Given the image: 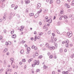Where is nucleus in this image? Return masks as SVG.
<instances>
[{"label": "nucleus", "instance_id": "f257e3e1", "mask_svg": "<svg viewBox=\"0 0 74 74\" xmlns=\"http://www.w3.org/2000/svg\"><path fill=\"white\" fill-rule=\"evenodd\" d=\"M67 36L69 38H70L73 36V34H72L71 32H68L67 33Z\"/></svg>", "mask_w": 74, "mask_h": 74}, {"label": "nucleus", "instance_id": "f03ea898", "mask_svg": "<svg viewBox=\"0 0 74 74\" xmlns=\"http://www.w3.org/2000/svg\"><path fill=\"white\" fill-rule=\"evenodd\" d=\"M15 15V13L13 12H11L10 14V18H12L13 16H14Z\"/></svg>", "mask_w": 74, "mask_h": 74}, {"label": "nucleus", "instance_id": "7ed1b4c3", "mask_svg": "<svg viewBox=\"0 0 74 74\" xmlns=\"http://www.w3.org/2000/svg\"><path fill=\"white\" fill-rule=\"evenodd\" d=\"M34 63L35 64V65H39L40 62L39 61L35 60L34 61Z\"/></svg>", "mask_w": 74, "mask_h": 74}, {"label": "nucleus", "instance_id": "20e7f679", "mask_svg": "<svg viewBox=\"0 0 74 74\" xmlns=\"http://www.w3.org/2000/svg\"><path fill=\"white\" fill-rule=\"evenodd\" d=\"M31 48L32 49H34V50L36 51L37 50V47L36 46H35L34 45H33L32 46Z\"/></svg>", "mask_w": 74, "mask_h": 74}, {"label": "nucleus", "instance_id": "39448f33", "mask_svg": "<svg viewBox=\"0 0 74 74\" xmlns=\"http://www.w3.org/2000/svg\"><path fill=\"white\" fill-rule=\"evenodd\" d=\"M66 44L69 43V40H67L66 41H63L62 42V44H66Z\"/></svg>", "mask_w": 74, "mask_h": 74}, {"label": "nucleus", "instance_id": "423d86ee", "mask_svg": "<svg viewBox=\"0 0 74 74\" xmlns=\"http://www.w3.org/2000/svg\"><path fill=\"white\" fill-rule=\"evenodd\" d=\"M4 16L3 17V21H5V19H6V15H7V13H5L4 14Z\"/></svg>", "mask_w": 74, "mask_h": 74}, {"label": "nucleus", "instance_id": "0eeeda50", "mask_svg": "<svg viewBox=\"0 0 74 74\" xmlns=\"http://www.w3.org/2000/svg\"><path fill=\"white\" fill-rule=\"evenodd\" d=\"M25 3L26 4H29L30 3V0H25Z\"/></svg>", "mask_w": 74, "mask_h": 74}, {"label": "nucleus", "instance_id": "6e6552de", "mask_svg": "<svg viewBox=\"0 0 74 74\" xmlns=\"http://www.w3.org/2000/svg\"><path fill=\"white\" fill-rule=\"evenodd\" d=\"M39 16V14L38 13H36L35 15H34V18H37Z\"/></svg>", "mask_w": 74, "mask_h": 74}, {"label": "nucleus", "instance_id": "1a4fd4ad", "mask_svg": "<svg viewBox=\"0 0 74 74\" xmlns=\"http://www.w3.org/2000/svg\"><path fill=\"white\" fill-rule=\"evenodd\" d=\"M45 45L48 48H49V44L48 43H46L45 44Z\"/></svg>", "mask_w": 74, "mask_h": 74}, {"label": "nucleus", "instance_id": "9d476101", "mask_svg": "<svg viewBox=\"0 0 74 74\" xmlns=\"http://www.w3.org/2000/svg\"><path fill=\"white\" fill-rule=\"evenodd\" d=\"M41 7V4L40 3H38L37 4V8L39 9V8Z\"/></svg>", "mask_w": 74, "mask_h": 74}, {"label": "nucleus", "instance_id": "9b49d317", "mask_svg": "<svg viewBox=\"0 0 74 74\" xmlns=\"http://www.w3.org/2000/svg\"><path fill=\"white\" fill-rule=\"evenodd\" d=\"M46 22H48L49 23H51L52 22V20L51 19H50L49 20H47L46 21Z\"/></svg>", "mask_w": 74, "mask_h": 74}, {"label": "nucleus", "instance_id": "f8f14e48", "mask_svg": "<svg viewBox=\"0 0 74 74\" xmlns=\"http://www.w3.org/2000/svg\"><path fill=\"white\" fill-rule=\"evenodd\" d=\"M12 37L13 38H15L16 37V35L15 34H13Z\"/></svg>", "mask_w": 74, "mask_h": 74}, {"label": "nucleus", "instance_id": "ddd939ff", "mask_svg": "<svg viewBox=\"0 0 74 74\" xmlns=\"http://www.w3.org/2000/svg\"><path fill=\"white\" fill-rule=\"evenodd\" d=\"M38 34L39 36H41V35L43 34V33L42 32H38Z\"/></svg>", "mask_w": 74, "mask_h": 74}, {"label": "nucleus", "instance_id": "4468645a", "mask_svg": "<svg viewBox=\"0 0 74 74\" xmlns=\"http://www.w3.org/2000/svg\"><path fill=\"white\" fill-rule=\"evenodd\" d=\"M30 16H33L34 15V13H29Z\"/></svg>", "mask_w": 74, "mask_h": 74}, {"label": "nucleus", "instance_id": "2eb2a0df", "mask_svg": "<svg viewBox=\"0 0 74 74\" xmlns=\"http://www.w3.org/2000/svg\"><path fill=\"white\" fill-rule=\"evenodd\" d=\"M62 73L63 74H68V71H64L62 72Z\"/></svg>", "mask_w": 74, "mask_h": 74}, {"label": "nucleus", "instance_id": "dca6fc26", "mask_svg": "<svg viewBox=\"0 0 74 74\" xmlns=\"http://www.w3.org/2000/svg\"><path fill=\"white\" fill-rule=\"evenodd\" d=\"M4 7H5V6L4 4H2L1 5V6H0V7L1 8H4Z\"/></svg>", "mask_w": 74, "mask_h": 74}, {"label": "nucleus", "instance_id": "f3484780", "mask_svg": "<svg viewBox=\"0 0 74 74\" xmlns=\"http://www.w3.org/2000/svg\"><path fill=\"white\" fill-rule=\"evenodd\" d=\"M25 12L27 14L29 12V9L28 8L26 9L25 10Z\"/></svg>", "mask_w": 74, "mask_h": 74}, {"label": "nucleus", "instance_id": "a211bd4d", "mask_svg": "<svg viewBox=\"0 0 74 74\" xmlns=\"http://www.w3.org/2000/svg\"><path fill=\"white\" fill-rule=\"evenodd\" d=\"M56 2L57 4H60V1L59 0H57Z\"/></svg>", "mask_w": 74, "mask_h": 74}, {"label": "nucleus", "instance_id": "6ab92c4d", "mask_svg": "<svg viewBox=\"0 0 74 74\" xmlns=\"http://www.w3.org/2000/svg\"><path fill=\"white\" fill-rule=\"evenodd\" d=\"M41 11H42V9H40V11L37 12V14H40L41 12Z\"/></svg>", "mask_w": 74, "mask_h": 74}, {"label": "nucleus", "instance_id": "aec40b11", "mask_svg": "<svg viewBox=\"0 0 74 74\" xmlns=\"http://www.w3.org/2000/svg\"><path fill=\"white\" fill-rule=\"evenodd\" d=\"M74 5V1H72V4H71V6H73Z\"/></svg>", "mask_w": 74, "mask_h": 74}, {"label": "nucleus", "instance_id": "412c9836", "mask_svg": "<svg viewBox=\"0 0 74 74\" xmlns=\"http://www.w3.org/2000/svg\"><path fill=\"white\" fill-rule=\"evenodd\" d=\"M8 49L7 48H5L4 50H3V52H7V51Z\"/></svg>", "mask_w": 74, "mask_h": 74}, {"label": "nucleus", "instance_id": "4be33fe9", "mask_svg": "<svg viewBox=\"0 0 74 74\" xmlns=\"http://www.w3.org/2000/svg\"><path fill=\"white\" fill-rule=\"evenodd\" d=\"M47 67L45 65H44L43 66V68L44 69H47Z\"/></svg>", "mask_w": 74, "mask_h": 74}, {"label": "nucleus", "instance_id": "5701e85b", "mask_svg": "<svg viewBox=\"0 0 74 74\" xmlns=\"http://www.w3.org/2000/svg\"><path fill=\"white\" fill-rule=\"evenodd\" d=\"M24 52V51L22 49L21 51H20V53H21V54H22Z\"/></svg>", "mask_w": 74, "mask_h": 74}, {"label": "nucleus", "instance_id": "b1692460", "mask_svg": "<svg viewBox=\"0 0 74 74\" xmlns=\"http://www.w3.org/2000/svg\"><path fill=\"white\" fill-rule=\"evenodd\" d=\"M30 51V48L28 47L27 48V51Z\"/></svg>", "mask_w": 74, "mask_h": 74}, {"label": "nucleus", "instance_id": "393cba45", "mask_svg": "<svg viewBox=\"0 0 74 74\" xmlns=\"http://www.w3.org/2000/svg\"><path fill=\"white\" fill-rule=\"evenodd\" d=\"M43 29H46V31H47V30H48V28H46V27H45V25L43 27Z\"/></svg>", "mask_w": 74, "mask_h": 74}, {"label": "nucleus", "instance_id": "a878e982", "mask_svg": "<svg viewBox=\"0 0 74 74\" xmlns=\"http://www.w3.org/2000/svg\"><path fill=\"white\" fill-rule=\"evenodd\" d=\"M15 6V5L14 4H13L11 5V7H12V8L14 7Z\"/></svg>", "mask_w": 74, "mask_h": 74}, {"label": "nucleus", "instance_id": "bb28decb", "mask_svg": "<svg viewBox=\"0 0 74 74\" xmlns=\"http://www.w3.org/2000/svg\"><path fill=\"white\" fill-rule=\"evenodd\" d=\"M55 47L56 48H57L58 47V44H57V43H55Z\"/></svg>", "mask_w": 74, "mask_h": 74}, {"label": "nucleus", "instance_id": "cd10ccee", "mask_svg": "<svg viewBox=\"0 0 74 74\" xmlns=\"http://www.w3.org/2000/svg\"><path fill=\"white\" fill-rule=\"evenodd\" d=\"M18 5L16 6L15 7V8H14V10H16V9H17V8H18Z\"/></svg>", "mask_w": 74, "mask_h": 74}, {"label": "nucleus", "instance_id": "c85d7f7f", "mask_svg": "<svg viewBox=\"0 0 74 74\" xmlns=\"http://www.w3.org/2000/svg\"><path fill=\"white\" fill-rule=\"evenodd\" d=\"M3 69H2L1 70H0V73H1L3 72Z\"/></svg>", "mask_w": 74, "mask_h": 74}, {"label": "nucleus", "instance_id": "c756f323", "mask_svg": "<svg viewBox=\"0 0 74 74\" xmlns=\"http://www.w3.org/2000/svg\"><path fill=\"white\" fill-rule=\"evenodd\" d=\"M74 53H73V54H72L71 56V58H74Z\"/></svg>", "mask_w": 74, "mask_h": 74}, {"label": "nucleus", "instance_id": "7c9ffc66", "mask_svg": "<svg viewBox=\"0 0 74 74\" xmlns=\"http://www.w3.org/2000/svg\"><path fill=\"white\" fill-rule=\"evenodd\" d=\"M63 11L61 10L60 11V13L61 14H62L63 13Z\"/></svg>", "mask_w": 74, "mask_h": 74}, {"label": "nucleus", "instance_id": "2f4dec72", "mask_svg": "<svg viewBox=\"0 0 74 74\" xmlns=\"http://www.w3.org/2000/svg\"><path fill=\"white\" fill-rule=\"evenodd\" d=\"M36 40H37V36H35L34 40V41H36Z\"/></svg>", "mask_w": 74, "mask_h": 74}, {"label": "nucleus", "instance_id": "473e14b6", "mask_svg": "<svg viewBox=\"0 0 74 74\" xmlns=\"http://www.w3.org/2000/svg\"><path fill=\"white\" fill-rule=\"evenodd\" d=\"M18 30H20V31L21 32H22V31L23 30V29H21L19 28H18Z\"/></svg>", "mask_w": 74, "mask_h": 74}, {"label": "nucleus", "instance_id": "72a5a7b5", "mask_svg": "<svg viewBox=\"0 0 74 74\" xmlns=\"http://www.w3.org/2000/svg\"><path fill=\"white\" fill-rule=\"evenodd\" d=\"M35 56H38V53H37V52H35Z\"/></svg>", "mask_w": 74, "mask_h": 74}, {"label": "nucleus", "instance_id": "f704fd0d", "mask_svg": "<svg viewBox=\"0 0 74 74\" xmlns=\"http://www.w3.org/2000/svg\"><path fill=\"white\" fill-rule=\"evenodd\" d=\"M14 32V30H12L11 32V34H13Z\"/></svg>", "mask_w": 74, "mask_h": 74}, {"label": "nucleus", "instance_id": "c9c22d12", "mask_svg": "<svg viewBox=\"0 0 74 74\" xmlns=\"http://www.w3.org/2000/svg\"><path fill=\"white\" fill-rule=\"evenodd\" d=\"M32 60V58H31L28 60V62H29Z\"/></svg>", "mask_w": 74, "mask_h": 74}, {"label": "nucleus", "instance_id": "e433bc0d", "mask_svg": "<svg viewBox=\"0 0 74 74\" xmlns=\"http://www.w3.org/2000/svg\"><path fill=\"white\" fill-rule=\"evenodd\" d=\"M56 32L58 34H60V32H59V31L58 30H57Z\"/></svg>", "mask_w": 74, "mask_h": 74}, {"label": "nucleus", "instance_id": "4c0bfd02", "mask_svg": "<svg viewBox=\"0 0 74 74\" xmlns=\"http://www.w3.org/2000/svg\"><path fill=\"white\" fill-rule=\"evenodd\" d=\"M38 58L40 59H41V58H42V55H40L39 56Z\"/></svg>", "mask_w": 74, "mask_h": 74}, {"label": "nucleus", "instance_id": "58836bf2", "mask_svg": "<svg viewBox=\"0 0 74 74\" xmlns=\"http://www.w3.org/2000/svg\"><path fill=\"white\" fill-rule=\"evenodd\" d=\"M22 61L23 62H25L26 60H25V59H23L22 60Z\"/></svg>", "mask_w": 74, "mask_h": 74}, {"label": "nucleus", "instance_id": "ea45409f", "mask_svg": "<svg viewBox=\"0 0 74 74\" xmlns=\"http://www.w3.org/2000/svg\"><path fill=\"white\" fill-rule=\"evenodd\" d=\"M52 48L53 49H56V47H54L53 46L52 47Z\"/></svg>", "mask_w": 74, "mask_h": 74}, {"label": "nucleus", "instance_id": "a19ab883", "mask_svg": "<svg viewBox=\"0 0 74 74\" xmlns=\"http://www.w3.org/2000/svg\"><path fill=\"white\" fill-rule=\"evenodd\" d=\"M21 27L22 29H23L25 27L23 25H22Z\"/></svg>", "mask_w": 74, "mask_h": 74}, {"label": "nucleus", "instance_id": "79ce46f5", "mask_svg": "<svg viewBox=\"0 0 74 74\" xmlns=\"http://www.w3.org/2000/svg\"><path fill=\"white\" fill-rule=\"evenodd\" d=\"M35 64H32V66L33 67H34V66H35Z\"/></svg>", "mask_w": 74, "mask_h": 74}, {"label": "nucleus", "instance_id": "37998d69", "mask_svg": "<svg viewBox=\"0 0 74 74\" xmlns=\"http://www.w3.org/2000/svg\"><path fill=\"white\" fill-rule=\"evenodd\" d=\"M51 31H49L48 32V34H51Z\"/></svg>", "mask_w": 74, "mask_h": 74}, {"label": "nucleus", "instance_id": "c03bdc74", "mask_svg": "<svg viewBox=\"0 0 74 74\" xmlns=\"http://www.w3.org/2000/svg\"><path fill=\"white\" fill-rule=\"evenodd\" d=\"M3 39V37L2 36H0V40H1Z\"/></svg>", "mask_w": 74, "mask_h": 74}, {"label": "nucleus", "instance_id": "a18cd8bd", "mask_svg": "<svg viewBox=\"0 0 74 74\" xmlns=\"http://www.w3.org/2000/svg\"><path fill=\"white\" fill-rule=\"evenodd\" d=\"M67 44L65 45V47H69V45L67 44L68 43H67Z\"/></svg>", "mask_w": 74, "mask_h": 74}, {"label": "nucleus", "instance_id": "49530a36", "mask_svg": "<svg viewBox=\"0 0 74 74\" xmlns=\"http://www.w3.org/2000/svg\"><path fill=\"white\" fill-rule=\"evenodd\" d=\"M53 3V0H51L50 1V4H52Z\"/></svg>", "mask_w": 74, "mask_h": 74}, {"label": "nucleus", "instance_id": "de8ad7c7", "mask_svg": "<svg viewBox=\"0 0 74 74\" xmlns=\"http://www.w3.org/2000/svg\"><path fill=\"white\" fill-rule=\"evenodd\" d=\"M62 49L60 48V52H62Z\"/></svg>", "mask_w": 74, "mask_h": 74}, {"label": "nucleus", "instance_id": "09e8293b", "mask_svg": "<svg viewBox=\"0 0 74 74\" xmlns=\"http://www.w3.org/2000/svg\"><path fill=\"white\" fill-rule=\"evenodd\" d=\"M48 19V16H46L45 17V19Z\"/></svg>", "mask_w": 74, "mask_h": 74}, {"label": "nucleus", "instance_id": "8fccbe9b", "mask_svg": "<svg viewBox=\"0 0 74 74\" xmlns=\"http://www.w3.org/2000/svg\"><path fill=\"white\" fill-rule=\"evenodd\" d=\"M10 55V53L9 52H7L6 53V55L7 56H8V55Z\"/></svg>", "mask_w": 74, "mask_h": 74}, {"label": "nucleus", "instance_id": "3c124183", "mask_svg": "<svg viewBox=\"0 0 74 74\" xmlns=\"http://www.w3.org/2000/svg\"><path fill=\"white\" fill-rule=\"evenodd\" d=\"M52 55H51L49 56V58H50V59H52Z\"/></svg>", "mask_w": 74, "mask_h": 74}, {"label": "nucleus", "instance_id": "603ef678", "mask_svg": "<svg viewBox=\"0 0 74 74\" xmlns=\"http://www.w3.org/2000/svg\"><path fill=\"white\" fill-rule=\"evenodd\" d=\"M64 19H66V18H67V17L66 16H64Z\"/></svg>", "mask_w": 74, "mask_h": 74}, {"label": "nucleus", "instance_id": "864d4df0", "mask_svg": "<svg viewBox=\"0 0 74 74\" xmlns=\"http://www.w3.org/2000/svg\"><path fill=\"white\" fill-rule=\"evenodd\" d=\"M12 67L13 69H14L15 67V65H13L12 66Z\"/></svg>", "mask_w": 74, "mask_h": 74}, {"label": "nucleus", "instance_id": "5fc2aeb1", "mask_svg": "<svg viewBox=\"0 0 74 74\" xmlns=\"http://www.w3.org/2000/svg\"><path fill=\"white\" fill-rule=\"evenodd\" d=\"M6 61L5 60H4V64H6Z\"/></svg>", "mask_w": 74, "mask_h": 74}, {"label": "nucleus", "instance_id": "6e6d98bb", "mask_svg": "<svg viewBox=\"0 0 74 74\" xmlns=\"http://www.w3.org/2000/svg\"><path fill=\"white\" fill-rule=\"evenodd\" d=\"M8 44H9V45H11V42H9Z\"/></svg>", "mask_w": 74, "mask_h": 74}, {"label": "nucleus", "instance_id": "4d7b16f0", "mask_svg": "<svg viewBox=\"0 0 74 74\" xmlns=\"http://www.w3.org/2000/svg\"><path fill=\"white\" fill-rule=\"evenodd\" d=\"M36 71L37 72H39L40 71V69H37Z\"/></svg>", "mask_w": 74, "mask_h": 74}, {"label": "nucleus", "instance_id": "13d9d810", "mask_svg": "<svg viewBox=\"0 0 74 74\" xmlns=\"http://www.w3.org/2000/svg\"><path fill=\"white\" fill-rule=\"evenodd\" d=\"M39 25H42V23H41V22H39Z\"/></svg>", "mask_w": 74, "mask_h": 74}, {"label": "nucleus", "instance_id": "bf43d9fd", "mask_svg": "<svg viewBox=\"0 0 74 74\" xmlns=\"http://www.w3.org/2000/svg\"><path fill=\"white\" fill-rule=\"evenodd\" d=\"M8 42H6V43H5L6 45H8Z\"/></svg>", "mask_w": 74, "mask_h": 74}, {"label": "nucleus", "instance_id": "052dcab7", "mask_svg": "<svg viewBox=\"0 0 74 74\" xmlns=\"http://www.w3.org/2000/svg\"><path fill=\"white\" fill-rule=\"evenodd\" d=\"M10 60L12 61H14V58H11Z\"/></svg>", "mask_w": 74, "mask_h": 74}, {"label": "nucleus", "instance_id": "680f3d73", "mask_svg": "<svg viewBox=\"0 0 74 74\" xmlns=\"http://www.w3.org/2000/svg\"><path fill=\"white\" fill-rule=\"evenodd\" d=\"M22 42H23V43H25V42H26L24 41V40H22Z\"/></svg>", "mask_w": 74, "mask_h": 74}, {"label": "nucleus", "instance_id": "e2e57ef3", "mask_svg": "<svg viewBox=\"0 0 74 74\" xmlns=\"http://www.w3.org/2000/svg\"><path fill=\"white\" fill-rule=\"evenodd\" d=\"M68 5V4H67V3H65V6L66 7Z\"/></svg>", "mask_w": 74, "mask_h": 74}, {"label": "nucleus", "instance_id": "0e129e2a", "mask_svg": "<svg viewBox=\"0 0 74 74\" xmlns=\"http://www.w3.org/2000/svg\"><path fill=\"white\" fill-rule=\"evenodd\" d=\"M30 40H34V38H30Z\"/></svg>", "mask_w": 74, "mask_h": 74}, {"label": "nucleus", "instance_id": "69168bd1", "mask_svg": "<svg viewBox=\"0 0 74 74\" xmlns=\"http://www.w3.org/2000/svg\"><path fill=\"white\" fill-rule=\"evenodd\" d=\"M67 8H70V5H68L67 6Z\"/></svg>", "mask_w": 74, "mask_h": 74}, {"label": "nucleus", "instance_id": "338daca9", "mask_svg": "<svg viewBox=\"0 0 74 74\" xmlns=\"http://www.w3.org/2000/svg\"><path fill=\"white\" fill-rule=\"evenodd\" d=\"M6 32H7V31H6V30H5V29H4V33H6Z\"/></svg>", "mask_w": 74, "mask_h": 74}, {"label": "nucleus", "instance_id": "774afa93", "mask_svg": "<svg viewBox=\"0 0 74 74\" xmlns=\"http://www.w3.org/2000/svg\"><path fill=\"white\" fill-rule=\"evenodd\" d=\"M49 49H50L51 50L53 49H52V47H49Z\"/></svg>", "mask_w": 74, "mask_h": 74}]
</instances>
